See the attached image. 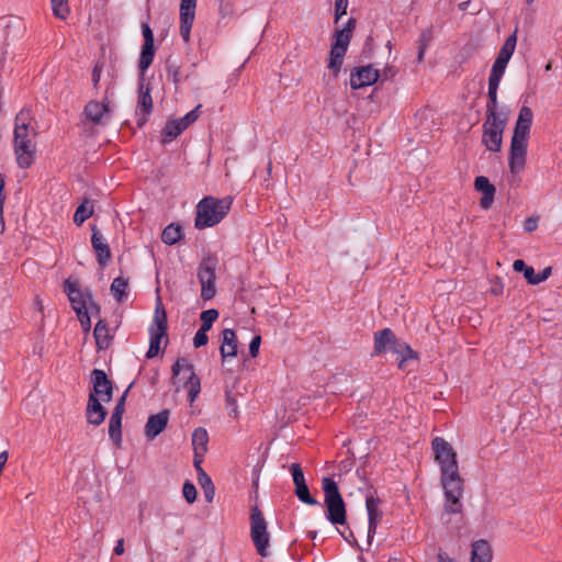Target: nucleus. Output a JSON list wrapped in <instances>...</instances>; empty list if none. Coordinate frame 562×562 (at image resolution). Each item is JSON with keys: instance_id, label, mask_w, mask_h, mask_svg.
Segmentation results:
<instances>
[{"instance_id": "64", "label": "nucleus", "mask_w": 562, "mask_h": 562, "mask_svg": "<svg viewBox=\"0 0 562 562\" xmlns=\"http://www.w3.org/2000/svg\"><path fill=\"white\" fill-rule=\"evenodd\" d=\"M441 562H457V561L453 559H441Z\"/></svg>"}, {"instance_id": "31", "label": "nucleus", "mask_w": 562, "mask_h": 562, "mask_svg": "<svg viewBox=\"0 0 562 562\" xmlns=\"http://www.w3.org/2000/svg\"><path fill=\"white\" fill-rule=\"evenodd\" d=\"M390 350L400 357L397 363L400 369L405 368L407 360L415 359L417 357L416 352L407 344L401 342L397 339H395V344L392 345Z\"/></svg>"}, {"instance_id": "42", "label": "nucleus", "mask_w": 562, "mask_h": 562, "mask_svg": "<svg viewBox=\"0 0 562 562\" xmlns=\"http://www.w3.org/2000/svg\"><path fill=\"white\" fill-rule=\"evenodd\" d=\"M93 307H83V308H80L78 311H75L76 314H77V317L80 322V325L83 329V331L88 333L91 328V319H90V316H89V310H92Z\"/></svg>"}, {"instance_id": "16", "label": "nucleus", "mask_w": 562, "mask_h": 562, "mask_svg": "<svg viewBox=\"0 0 562 562\" xmlns=\"http://www.w3.org/2000/svg\"><path fill=\"white\" fill-rule=\"evenodd\" d=\"M153 106L154 104L149 86L140 83L138 89V100L136 106V117L138 126H143L148 121V117L153 111Z\"/></svg>"}, {"instance_id": "9", "label": "nucleus", "mask_w": 562, "mask_h": 562, "mask_svg": "<svg viewBox=\"0 0 562 562\" xmlns=\"http://www.w3.org/2000/svg\"><path fill=\"white\" fill-rule=\"evenodd\" d=\"M508 119H486L483 124L482 142L490 151L497 153L502 148L503 132Z\"/></svg>"}, {"instance_id": "21", "label": "nucleus", "mask_w": 562, "mask_h": 562, "mask_svg": "<svg viewBox=\"0 0 562 562\" xmlns=\"http://www.w3.org/2000/svg\"><path fill=\"white\" fill-rule=\"evenodd\" d=\"M380 501L375 498L373 495H367L366 497V508L368 512V541L371 542L375 531L376 527L382 518V512L379 508Z\"/></svg>"}, {"instance_id": "51", "label": "nucleus", "mask_w": 562, "mask_h": 562, "mask_svg": "<svg viewBox=\"0 0 562 562\" xmlns=\"http://www.w3.org/2000/svg\"><path fill=\"white\" fill-rule=\"evenodd\" d=\"M261 344V337L255 336L249 344V353L251 357H257Z\"/></svg>"}, {"instance_id": "40", "label": "nucleus", "mask_w": 562, "mask_h": 562, "mask_svg": "<svg viewBox=\"0 0 562 562\" xmlns=\"http://www.w3.org/2000/svg\"><path fill=\"white\" fill-rule=\"evenodd\" d=\"M54 15L58 19L65 20L69 13L67 0H50Z\"/></svg>"}, {"instance_id": "63", "label": "nucleus", "mask_w": 562, "mask_h": 562, "mask_svg": "<svg viewBox=\"0 0 562 562\" xmlns=\"http://www.w3.org/2000/svg\"><path fill=\"white\" fill-rule=\"evenodd\" d=\"M4 228H5V224L3 221V212H1L0 213V234H2L4 232Z\"/></svg>"}, {"instance_id": "48", "label": "nucleus", "mask_w": 562, "mask_h": 562, "mask_svg": "<svg viewBox=\"0 0 562 562\" xmlns=\"http://www.w3.org/2000/svg\"><path fill=\"white\" fill-rule=\"evenodd\" d=\"M349 0H335V22L347 14Z\"/></svg>"}, {"instance_id": "26", "label": "nucleus", "mask_w": 562, "mask_h": 562, "mask_svg": "<svg viewBox=\"0 0 562 562\" xmlns=\"http://www.w3.org/2000/svg\"><path fill=\"white\" fill-rule=\"evenodd\" d=\"M395 335L390 328H384L374 334V353L380 356L389 351L395 344Z\"/></svg>"}, {"instance_id": "8", "label": "nucleus", "mask_w": 562, "mask_h": 562, "mask_svg": "<svg viewBox=\"0 0 562 562\" xmlns=\"http://www.w3.org/2000/svg\"><path fill=\"white\" fill-rule=\"evenodd\" d=\"M250 537L258 554L263 558L267 557L270 537L266 519L257 506L250 510Z\"/></svg>"}, {"instance_id": "47", "label": "nucleus", "mask_w": 562, "mask_h": 562, "mask_svg": "<svg viewBox=\"0 0 562 562\" xmlns=\"http://www.w3.org/2000/svg\"><path fill=\"white\" fill-rule=\"evenodd\" d=\"M182 494H183V497L186 498V501L189 503V504H192L195 502L196 499V488L195 486L187 481L184 484H183V487H182Z\"/></svg>"}, {"instance_id": "44", "label": "nucleus", "mask_w": 562, "mask_h": 562, "mask_svg": "<svg viewBox=\"0 0 562 562\" xmlns=\"http://www.w3.org/2000/svg\"><path fill=\"white\" fill-rule=\"evenodd\" d=\"M516 44H517V32L515 31L513 34H510L506 38V41L504 42V44L499 50L508 54L509 56H513L515 48H516Z\"/></svg>"}, {"instance_id": "30", "label": "nucleus", "mask_w": 562, "mask_h": 562, "mask_svg": "<svg viewBox=\"0 0 562 562\" xmlns=\"http://www.w3.org/2000/svg\"><path fill=\"white\" fill-rule=\"evenodd\" d=\"M93 335L98 349L109 348L112 340V335L110 334V328L105 321L100 319L95 324Z\"/></svg>"}, {"instance_id": "32", "label": "nucleus", "mask_w": 562, "mask_h": 562, "mask_svg": "<svg viewBox=\"0 0 562 562\" xmlns=\"http://www.w3.org/2000/svg\"><path fill=\"white\" fill-rule=\"evenodd\" d=\"M209 434L204 428H196L192 434V446L193 450L196 451V456H204L207 451Z\"/></svg>"}, {"instance_id": "35", "label": "nucleus", "mask_w": 562, "mask_h": 562, "mask_svg": "<svg viewBox=\"0 0 562 562\" xmlns=\"http://www.w3.org/2000/svg\"><path fill=\"white\" fill-rule=\"evenodd\" d=\"M93 214V205L89 201H83L76 210L74 222L76 225H82Z\"/></svg>"}, {"instance_id": "2", "label": "nucleus", "mask_w": 562, "mask_h": 562, "mask_svg": "<svg viewBox=\"0 0 562 562\" xmlns=\"http://www.w3.org/2000/svg\"><path fill=\"white\" fill-rule=\"evenodd\" d=\"M532 121L533 113L531 109L521 106L510 142L508 166L512 173H519L525 168Z\"/></svg>"}, {"instance_id": "39", "label": "nucleus", "mask_w": 562, "mask_h": 562, "mask_svg": "<svg viewBox=\"0 0 562 562\" xmlns=\"http://www.w3.org/2000/svg\"><path fill=\"white\" fill-rule=\"evenodd\" d=\"M295 495L304 504L318 505V502L314 497L311 496L310 490H308L306 483L295 486Z\"/></svg>"}, {"instance_id": "5", "label": "nucleus", "mask_w": 562, "mask_h": 562, "mask_svg": "<svg viewBox=\"0 0 562 562\" xmlns=\"http://www.w3.org/2000/svg\"><path fill=\"white\" fill-rule=\"evenodd\" d=\"M356 24V19L350 18L345 26L337 30L334 34V42L330 47L329 59L327 63V68L333 71L334 77H337L341 69Z\"/></svg>"}, {"instance_id": "28", "label": "nucleus", "mask_w": 562, "mask_h": 562, "mask_svg": "<svg viewBox=\"0 0 562 562\" xmlns=\"http://www.w3.org/2000/svg\"><path fill=\"white\" fill-rule=\"evenodd\" d=\"M492 549L486 540H477L472 543L471 562H491Z\"/></svg>"}, {"instance_id": "15", "label": "nucleus", "mask_w": 562, "mask_h": 562, "mask_svg": "<svg viewBox=\"0 0 562 562\" xmlns=\"http://www.w3.org/2000/svg\"><path fill=\"white\" fill-rule=\"evenodd\" d=\"M379 79V71L372 66L355 68L350 74V87L353 90L371 86Z\"/></svg>"}, {"instance_id": "29", "label": "nucleus", "mask_w": 562, "mask_h": 562, "mask_svg": "<svg viewBox=\"0 0 562 562\" xmlns=\"http://www.w3.org/2000/svg\"><path fill=\"white\" fill-rule=\"evenodd\" d=\"M109 112V106L105 103H101L98 101H90L86 106L83 114L87 120L91 121L94 124H99L102 121V117Z\"/></svg>"}, {"instance_id": "7", "label": "nucleus", "mask_w": 562, "mask_h": 562, "mask_svg": "<svg viewBox=\"0 0 562 562\" xmlns=\"http://www.w3.org/2000/svg\"><path fill=\"white\" fill-rule=\"evenodd\" d=\"M167 313L161 300L158 297L154 317L149 326V348L146 353L148 359H151L159 353L162 340H167Z\"/></svg>"}, {"instance_id": "53", "label": "nucleus", "mask_w": 562, "mask_h": 562, "mask_svg": "<svg viewBox=\"0 0 562 562\" xmlns=\"http://www.w3.org/2000/svg\"><path fill=\"white\" fill-rule=\"evenodd\" d=\"M431 40V35L429 32H423L418 38V46L425 45V48L428 47L429 42Z\"/></svg>"}, {"instance_id": "33", "label": "nucleus", "mask_w": 562, "mask_h": 562, "mask_svg": "<svg viewBox=\"0 0 562 562\" xmlns=\"http://www.w3.org/2000/svg\"><path fill=\"white\" fill-rule=\"evenodd\" d=\"M186 128L178 119L167 121L162 131V143H169L179 136Z\"/></svg>"}, {"instance_id": "54", "label": "nucleus", "mask_w": 562, "mask_h": 562, "mask_svg": "<svg viewBox=\"0 0 562 562\" xmlns=\"http://www.w3.org/2000/svg\"><path fill=\"white\" fill-rule=\"evenodd\" d=\"M100 77H101V69L95 66L92 70V81H93V85L97 86L98 82L100 81Z\"/></svg>"}, {"instance_id": "17", "label": "nucleus", "mask_w": 562, "mask_h": 562, "mask_svg": "<svg viewBox=\"0 0 562 562\" xmlns=\"http://www.w3.org/2000/svg\"><path fill=\"white\" fill-rule=\"evenodd\" d=\"M169 422V411L164 409L148 417L144 427V436L147 440H154L167 427Z\"/></svg>"}, {"instance_id": "11", "label": "nucleus", "mask_w": 562, "mask_h": 562, "mask_svg": "<svg viewBox=\"0 0 562 562\" xmlns=\"http://www.w3.org/2000/svg\"><path fill=\"white\" fill-rule=\"evenodd\" d=\"M216 261L207 258L199 267L198 278L201 283V297L211 300L215 295Z\"/></svg>"}, {"instance_id": "55", "label": "nucleus", "mask_w": 562, "mask_h": 562, "mask_svg": "<svg viewBox=\"0 0 562 562\" xmlns=\"http://www.w3.org/2000/svg\"><path fill=\"white\" fill-rule=\"evenodd\" d=\"M114 553L121 555L124 553V539H119L114 547Z\"/></svg>"}, {"instance_id": "13", "label": "nucleus", "mask_w": 562, "mask_h": 562, "mask_svg": "<svg viewBox=\"0 0 562 562\" xmlns=\"http://www.w3.org/2000/svg\"><path fill=\"white\" fill-rule=\"evenodd\" d=\"M144 44L139 56L138 67L144 74L151 65L155 56L154 33L147 23L142 24Z\"/></svg>"}, {"instance_id": "1", "label": "nucleus", "mask_w": 562, "mask_h": 562, "mask_svg": "<svg viewBox=\"0 0 562 562\" xmlns=\"http://www.w3.org/2000/svg\"><path fill=\"white\" fill-rule=\"evenodd\" d=\"M435 460L440 467V482L445 495V512L447 514H461L463 495V479L460 475L457 452L452 446L441 437L431 441Z\"/></svg>"}, {"instance_id": "12", "label": "nucleus", "mask_w": 562, "mask_h": 562, "mask_svg": "<svg viewBox=\"0 0 562 562\" xmlns=\"http://www.w3.org/2000/svg\"><path fill=\"white\" fill-rule=\"evenodd\" d=\"M64 288L75 311H78L79 307H97L95 303L92 301L91 292L89 290H81L77 281L67 279L64 283Z\"/></svg>"}, {"instance_id": "62", "label": "nucleus", "mask_w": 562, "mask_h": 562, "mask_svg": "<svg viewBox=\"0 0 562 562\" xmlns=\"http://www.w3.org/2000/svg\"><path fill=\"white\" fill-rule=\"evenodd\" d=\"M502 291H503V286H502V284L495 285V286H493V289H492V293H493V294H495V295L501 294V293H502Z\"/></svg>"}, {"instance_id": "10", "label": "nucleus", "mask_w": 562, "mask_h": 562, "mask_svg": "<svg viewBox=\"0 0 562 562\" xmlns=\"http://www.w3.org/2000/svg\"><path fill=\"white\" fill-rule=\"evenodd\" d=\"M183 374L187 379L184 386L188 390L189 400L193 403L201 391L200 378L195 374L192 363L184 358L178 359L172 366V375Z\"/></svg>"}, {"instance_id": "38", "label": "nucleus", "mask_w": 562, "mask_h": 562, "mask_svg": "<svg viewBox=\"0 0 562 562\" xmlns=\"http://www.w3.org/2000/svg\"><path fill=\"white\" fill-rule=\"evenodd\" d=\"M200 318L202 322L200 328L209 331L212 328L213 323L218 318V312L215 308L203 311Z\"/></svg>"}, {"instance_id": "43", "label": "nucleus", "mask_w": 562, "mask_h": 562, "mask_svg": "<svg viewBox=\"0 0 562 562\" xmlns=\"http://www.w3.org/2000/svg\"><path fill=\"white\" fill-rule=\"evenodd\" d=\"M200 109L201 104L188 112L184 116L178 119L186 130L198 120Z\"/></svg>"}, {"instance_id": "41", "label": "nucleus", "mask_w": 562, "mask_h": 562, "mask_svg": "<svg viewBox=\"0 0 562 562\" xmlns=\"http://www.w3.org/2000/svg\"><path fill=\"white\" fill-rule=\"evenodd\" d=\"M93 307H83V308H80L78 311H75L76 314H77V317L80 322V325L83 329V331L88 333L91 328V319H90V316H89V310H92Z\"/></svg>"}, {"instance_id": "20", "label": "nucleus", "mask_w": 562, "mask_h": 562, "mask_svg": "<svg viewBox=\"0 0 562 562\" xmlns=\"http://www.w3.org/2000/svg\"><path fill=\"white\" fill-rule=\"evenodd\" d=\"M125 395H123L117 402L114 411L111 414L109 423V436L115 445L120 446L122 441V416L124 413Z\"/></svg>"}, {"instance_id": "57", "label": "nucleus", "mask_w": 562, "mask_h": 562, "mask_svg": "<svg viewBox=\"0 0 562 562\" xmlns=\"http://www.w3.org/2000/svg\"><path fill=\"white\" fill-rule=\"evenodd\" d=\"M203 457L204 456H196V451H194V467L196 468V471L200 472L201 470H203L201 468V462L203 460Z\"/></svg>"}, {"instance_id": "3", "label": "nucleus", "mask_w": 562, "mask_h": 562, "mask_svg": "<svg viewBox=\"0 0 562 562\" xmlns=\"http://www.w3.org/2000/svg\"><path fill=\"white\" fill-rule=\"evenodd\" d=\"M35 136L36 132L31 126L30 111H20L15 116L13 143L16 162L21 168H29L34 161L36 150Z\"/></svg>"}, {"instance_id": "36", "label": "nucleus", "mask_w": 562, "mask_h": 562, "mask_svg": "<svg viewBox=\"0 0 562 562\" xmlns=\"http://www.w3.org/2000/svg\"><path fill=\"white\" fill-rule=\"evenodd\" d=\"M182 237V231L179 225H168L161 234V240L167 245H173L178 243Z\"/></svg>"}, {"instance_id": "58", "label": "nucleus", "mask_w": 562, "mask_h": 562, "mask_svg": "<svg viewBox=\"0 0 562 562\" xmlns=\"http://www.w3.org/2000/svg\"><path fill=\"white\" fill-rule=\"evenodd\" d=\"M214 486L204 488L205 498L207 502H212L214 497Z\"/></svg>"}, {"instance_id": "45", "label": "nucleus", "mask_w": 562, "mask_h": 562, "mask_svg": "<svg viewBox=\"0 0 562 562\" xmlns=\"http://www.w3.org/2000/svg\"><path fill=\"white\" fill-rule=\"evenodd\" d=\"M516 44H517V32L515 31L513 34H510L506 38V41L504 42V44L499 50L508 54L509 56H513L515 48H516Z\"/></svg>"}, {"instance_id": "27", "label": "nucleus", "mask_w": 562, "mask_h": 562, "mask_svg": "<svg viewBox=\"0 0 562 562\" xmlns=\"http://www.w3.org/2000/svg\"><path fill=\"white\" fill-rule=\"evenodd\" d=\"M220 352L223 359L229 357H236L237 355V338L236 334L231 328H225L222 330V345L220 348Z\"/></svg>"}, {"instance_id": "23", "label": "nucleus", "mask_w": 562, "mask_h": 562, "mask_svg": "<svg viewBox=\"0 0 562 562\" xmlns=\"http://www.w3.org/2000/svg\"><path fill=\"white\" fill-rule=\"evenodd\" d=\"M91 245L97 252L98 263L105 266L111 259V251L108 243L95 226L92 227Z\"/></svg>"}, {"instance_id": "22", "label": "nucleus", "mask_w": 562, "mask_h": 562, "mask_svg": "<svg viewBox=\"0 0 562 562\" xmlns=\"http://www.w3.org/2000/svg\"><path fill=\"white\" fill-rule=\"evenodd\" d=\"M516 272H522L529 284L536 285L546 281L551 274V267L544 268L540 273H536L532 267L525 263L524 260L517 259L513 263Z\"/></svg>"}, {"instance_id": "61", "label": "nucleus", "mask_w": 562, "mask_h": 562, "mask_svg": "<svg viewBox=\"0 0 562 562\" xmlns=\"http://www.w3.org/2000/svg\"><path fill=\"white\" fill-rule=\"evenodd\" d=\"M395 72L396 71L392 67H390L384 70L383 76H385L386 78H391L395 75Z\"/></svg>"}, {"instance_id": "56", "label": "nucleus", "mask_w": 562, "mask_h": 562, "mask_svg": "<svg viewBox=\"0 0 562 562\" xmlns=\"http://www.w3.org/2000/svg\"><path fill=\"white\" fill-rule=\"evenodd\" d=\"M4 188V178L0 175V213L3 212V191Z\"/></svg>"}, {"instance_id": "52", "label": "nucleus", "mask_w": 562, "mask_h": 562, "mask_svg": "<svg viewBox=\"0 0 562 562\" xmlns=\"http://www.w3.org/2000/svg\"><path fill=\"white\" fill-rule=\"evenodd\" d=\"M538 227V217H528L524 223V228L526 232L531 233L536 231Z\"/></svg>"}, {"instance_id": "25", "label": "nucleus", "mask_w": 562, "mask_h": 562, "mask_svg": "<svg viewBox=\"0 0 562 562\" xmlns=\"http://www.w3.org/2000/svg\"><path fill=\"white\" fill-rule=\"evenodd\" d=\"M106 416L104 407L101 405L100 400L94 394L89 395L88 405L86 409V417L89 424L99 426Z\"/></svg>"}, {"instance_id": "46", "label": "nucleus", "mask_w": 562, "mask_h": 562, "mask_svg": "<svg viewBox=\"0 0 562 562\" xmlns=\"http://www.w3.org/2000/svg\"><path fill=\"white\" fill-rule=\"evenodd\" d=\"M290 471H291V474H292V477H293V483H294L295 486L300 485V484L306 483L303 470H302V468H301V465L299 463H292L290 465Z\"/></svg>"}, {"instance_id": "50", "label": "nucleus", "mask_w": 562, "mask_h": 562, "mask_svg": "<svg viewBox=\"0 0 562 562\" xmlns=\"http://www.w3.org/2000/svg\"><path fill=\"white\" fill-rule=\"evenodd\" d=\"M198 481L203 488L214 486L211 477L204 472V470L198 472Z\"/></svg>"}, {"instance_id": "4", "label": "nucleus", "mask_w": 562, "mask_h": 562, "mask_svg": "<svg viewBox=\"0 0 562 562\" xmlns=\"http://www.w3.org/2000/svg\"><path fill=\"white\" fill-rule=\"evenodd\" d=\"M232 202L229 196L202 199L196 205L195 227L202 229L218 224L231 210Z\"/></svg>"}, {"instance_id": "49", "label": "nucleus", "mask_w": 562, "mask_h": 562, "mask_svg": "<svg viewBox=\"0 0 562 562\" xmlns=\"http://www.w3.org/2000/svg\"><path fill=\"white\" fill-rule=\"evenodd\" d=\"M209 337H207V330H203L201 328L198 329L193 337V346L195 348H200L207 344Z\"/></svg>"}, {"instance_id": "59", "label": "nucleus", "mask_w": 562, "mask_h": 562, "mask_svg": "<svg viewBox=\"0 0 562 562\" xmlns=\"http://www.w3.org/2000/svg\"><path fill=\"white\" fill-rule=\"evenodd\" d=\"M512 56H509L508 54L506 53H503L502 50L498 52V55L496 57L497 60H501V61H504L506 64H508V61L510 60Z\"/></svg>"}, {"instance_id": "14", "label": "nucleus", "mask_w": 562, "mask_h": 562, "mask_svg": "<svg viewBox=\"0 0 562 562\" xmlns=\"http://www.w3.org/2000/svg\"><path fill=\"white\" fill-rule=\"evenodd\" d=\"M196 0H181L180 3V35L189 42L191 27L195 19Z\"/></svg>"}, {"instance_id": "18", "label": "nucleus", "mask_w": 562, "mask_h": 562, "mask_svg": "<svg viewBox=\"0 0 562 562\" xmlns=\"http://www.w3.org/2000/svg\"><path fill=\"white\" fill-rule=\"evenodd\" d=\"M92 382H93V393L97 396H100V400L103 402H110L112 398V383L108 379L104 371L100 369H94L92 371Z\"/></svg>"}, {"instance_id": "19", "label": "nucleus", "mask_w": 562, "mask_h": 562, "mask_svg": "<svg viewBox=\"0 0 562 562\" xmlns=\"http://www.w3.org/2000/svg\"><path fill=\"white\" fill-rule=\"evenodd\" d=\"M497 83L488 82L487 103H486V119H508L509 111L507 108H499L497 100Z\"/></svg>"}, {"instance_id": "37", "label": "nucleus", "mask_w": 562, "mask_h": 562, "mask_svg": "<svg viewBox=\"0 0 562 562\" xmlns=\"http://www.w3.org/2000/svg\"><path fill=\"white\" fill-rule=\"evenodd\" d=\"M506 63L495 59L490 74L488 82L499 85L502 77L506 70Z\"/></svg>"}, {"instance_id": "24", "label": "nucleus", "mask_w": 562, "mask_h": 562, "mask_svg": "<svg viewBox=\"0 0 562 562\" xmlns=\"http://www.w3.org/2000/svg\"><path fill=\"white\" fill-rule=\"evenodd\" d=\"M474 188L482 193L480 205L482 209L487 210L494 202L495 187L490 182L488 178L479 176L474 180Z\"/></svg>"}, {"instance_id": "34", "label": "nucleus", "mask_w": 562, "mask_h": 562, "mask_svg": "<svg viewBox=\"0 0 562 562\" xmlns=\"http://www.w3.org/2000/svg\"><path fill=\"white\" fill-rule=\"evenodd\" d=\"M127 286H128V281L123 277H117L113 280L110 290H111L112 295L114 296V299L117 302L121 303L126 297Z\"/></svg>"}, {"instance_id": "6", "label": "nucleus", "mask_w": 562, "mask_h": 562, "mask_svg": "<svg viewBox=\"0 0 562 562\" xmlns=\"http://www.w3.org/2000/svg\"><path fill=\"white\" fill-rule=\"evenodd\" d=\"M322 487L325 494L327 519L333 525H344L346 522V507L337 483L330 477H324L322 480Z\"/></svg>"}, {"instance_id": "60", "label": "nucleus", "mask_w": 562, "mask_h": 562, "mask_svg": "<svg viewBox=\"0 0 562 562\" xmlns=\"http://www.w3.org/2000/svg\"><path fill=\"white\" fill-rule=\"evenodd\" d=\"M426 50H427V48H425V45L418 46V54H417V61L418 63H422L424 60V56H425Z\"/></svg>"}]
</instances>
